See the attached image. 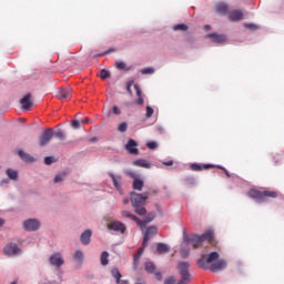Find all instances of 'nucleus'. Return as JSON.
Masks as SVG:
<instances>
[{
  "label": "nucleus",
  "mask_w": 284,
  "mask_h": 284,
  "mask_svg": "<svg viewBox=\"0 0 284 284\" xmlns=\"http://www.w3.org/2000/svg\"><path fill=\"white\" fill-rule=\"evenodd\" d=\"M219 252L213 251L210 254L201 255V257L196 261L200 270H210L212 272H223L225 267H227V261L219 260Z\"/></svg>",
  "instance_id": "obj_1"
},
{
  "label": "nucleus",
  "mask_w": 284,
  "mask_h": 284,
  "mask_svg": "<svg viewBox=\"0 0 284 284\" xmlns=\"http://www.w3.org/2000/svg\"><path fill=\"white\" fill-rule=\"evenodd\" d=\"M178 272L181 276L178 283L174 276H169L164 280V284H190L192 282V274H190V262H180L178 264Z\"/></svg>",
  "instance_id": "obj_2"
},
{
  "label": "nucleus",
  "mask_w": 284,
  "mask_h": 284,
  "mask_svg": "<svg viewBox=\"0 0 284 284\" xmlns=\"http://www.w3.org/2000/svg\"><path fill=\"white\" fill-rule=\"evenodd\" d=\"M214 239V231L213 230H207L201 235L193 234V235H187L185 231L183 232V241L184 243H192L193 247H199L203 242L205 241H212Z\"/></svg>",
  "instance_id": "obj_3"
},
{
  "label": "nucleus",
  "mask_w": 284,
  "mask_h": 284,
  "mask_svg": "<svg viewBox=\"0 0 284 284\" xmlns=\"http://www.w3.org/2000/svg\"><path fill=\"white\" fill-rule=\"evenodd\" d=\"M130 201L138 216H145V214H148V210L143 206L145 205V201H146L143 194L132 191L130 193Z\"/></svg>",
  "instance_id": "obj_4"
},
{
  "label": "nucleus",
  "mask_w": 284,
  "mask_h": 284,
  "mask_svg": "<svg viewBox=\"0 0 284 284\" xmlns=\"http://www.w3.org/2000/svg\"><path fill=\"white\" fill-rule=\"evenodd\" d=\"M247 196L250 199H253L254 201H256V203H263V202L267 201V197L276 199L277 194L274 191H263V192H261L258 190L251 189L247 192Z\"/></svg>",
  "instance_id": "obj_5"
},
{
  "label": "nucleus",
  "mask_w": 284,
  "mask_h": 284,
  "mask_svg": "<svg viewBox=\"0 0 284 284\" xmlns=\"http://www.w3.org/2000/svg\"><path fill=\"white\" fill-rule=\"evenodd\" d=\"M125 175L130 176V179H133V184H132L133 190H136L138 192H141L143 190L145 182L141 180V178H139V173L129 169L125 171Z\"/></svg>",
  "instance_id": "obj_6"
},
{
  "label": "nucleus",
  "mask_w": 284,
  "mask_h": 284,
  "mask_svg": "<svg viewBox=\"0 0 284 284\" xmlns=\"http://www.w3.org/2000/svg\"><path fill=\"white\" fill-rule=\"evenodd\" d=\"M108 230L116 232V234H125V232H128V226H125L123 222L115 220L108 224Z\"/></svg>",
  "instance_id": "obj_7"
},
{
  "label": "nucleus",
  "mask_w": 284,
  "mask_h": 284,
  "mask_svg": "<svg viewBox=\"0 0 284 284\" xmlns=\"http://www.w3.org/2000/svg\"><path fill=\"white\" fill-rule=\"evenodd\" d=\"M22 227L26 232H37L41 227V222L37 219H29L22 223Z\"/></svg>",
  "instance_id": "obj_8"
},
{
  "label": "nucleus",
  "mask_w": 284,
  "mask_h": 284,
  "mask_svg": "<svg viewBox=\"0 0 284 284\" xmlns=\"http://www.w3.org/2000/svg\"><path fill=\"white\" fill-rule=\"evenodd\" d=\"M21 248L19 247V245H17V243H9L4 246L3 248V254L4 256H19V254H21Z\"/></svg>",
  "instance_id": "obj_9"
},
{
  "label": "nucleus",
  "mask_w": 284,
  "mask_h": 284,
  "mask_svg": "<svg viewBox=\"0 0 284 284\" xmlns=\"http://www.w3.org/2000/svg\"><path fill=\"white\" fill-rule=\"evenodd\" d=\"M52 136H54V129H45L39 138L41 148L48 145L52 141Z\"/></svg>",
  "instance_id": "obj_10"
},
{
  "label": "nucleus",
  "mask_w": 284,
  "mask_h": 284,
  "mask_svg": "<svg viewBox=\"0 0 284 284\" xmlns=\"http://www.w3.org/2000/svg\"><path fill=\"white\" fill-rule=\"evenodd\" d=\"M49 263L52 267L59 268L65 263V260H63L61 253L57 252L49 256Z\"/></svg>",
  "instance_id": "obj_11"
},
{
  "label": "nucleus",
  "mask_w": 284,
  "mask_h": 284,
  "mask_svg": "<svg viewBox=\"0 0 284 284\" xmlns=\"http://www.w3.org/2000/svg\"><path fill=\"white\" fill-rule=\"evenodd\" d=\"M58 99H60V101H70V99H72V89L70 87L58 89Z\"/></svg>",
  "instance_id": "obj_12"
},
{
  "label": "nucleus",
  "mask_w": 284,
  "mask_h": 284,
  "mask_svg": "<svg viewBox=\"0 0 284 284\" xmlns=\"http://www.w3.org/2000/svg\"><path fill=\"white\" fill-rule=\"evenodd\" d=\"M158 232H159V230L156 229V226L146 227L144 235H143L144 247H148V243H149L150 239H152V236H156Z\"/></svg>",
  "instance_id": "obj_13"
},
{
  "label": "nucleus",
  "mask_w": 284,
  "mask_h": 284,
  "mask_svg": "<svg viewBox=\"0 0 284 284\" xmlns=\"http://www.w3.org/2000/svg\"><path fill=\"white\" fill-rule=\"evenodd\" d=\"M138 145H139V143L136 142V140L129 139L125 144V150L129 152V154L136 156V155H139V150L136 148Z\"/></svg>",
  "instance_id": "obj_14"
},
{
  "label": "nucleus",
  "mask_w": 284,
  "mask_h": 284,
  "mask_svg": "<svg viewBox=\"0 0 284 284\" xmlns=\"http://www.w3.org/2000/svg\"><path fill=\"white\" fill-rule=\"evenodd\" d=\"M109 176L112 180L113 186L118 192H123V186L121 184V181H123V178L121 175H116L112 172H109Z\"/></svg>",
  "instance_id": "obj_15"
},
{
  "label": "nucleus",
  "mask_w": 284,
  "mask_h": 284,
  "mask_svg": "<svg viewBox=\"0 0 284 284\" xmlns=\"http://www.w3.org/2000/svg\"><path fill=\"white\" fill-rule=\"evenodd\" d=\"M206 38L211 39V41H213V43H225V41H227V36L220 34V33H216V32L209 33L206 36Z\"/></svg>",
  "instance_id": "obj_16"
},
{
  "label": "nucleus",
  "mask_w": 284,
  "mask_h": 284,
  "mask_svg": "<svg viewBox=\"0 0 284 284\" xmlns=\"http://www.w3.org/2000/svg\"><path fill=\"white\" fill-rule=\"evenodd\" d=\"M32 94L27 93L22 99H20V104L22 105V110H30L32 108Z\"/></svg>",
  "instance_id": "obj_17"
},
{
  "label": "nucleus",
  "mask_w": 284,
  "mask_h": 284,
  "mask_svg": "<svg viewBox=\"0 0 284 284\" xmlns=\"http://www.w3.org/2000/svg\"><path fill=\"white\" fill-rule=\"evenodd\" d=\"M91 239H92V230H85L80 235V241H81L82 245H90Z\"/></svg>",
  "instance_id": "obj_18"
},
{
  "label": "nucleus",
  "mask_w": 284,
  "mask_h": 284,
  "mask_svg": "<svg viewBox=\"0 0 284 284\" xmlns=\"http://www.w3.org/2000/svg\"><path fill=\"white\" fill-rule=\"evenodd\" d=\"M18 155L22 161H24V163H34V161H37L34 156L30 155L29 153H26V151L23 150H19Z\"/></svg>",
  "instance_id": "obj_19"
},
{
  "label": "nucleus",
  "mask_w": 284,
  "mask_h": 284,
  "mask_svg": "<svg viewBox=\"0 0 284 284\" xmlns=\"http://www.w3.org/2000/svg\"><path fill=\"white\" fill-rule=\"evenodd\" d=\"M132 165L135 168H144L145 170H150V168H152V163L148 162L145 159H138L132 162Z\"/></svg>",
  "instance_id": "obj_20"
},
{
  "label": "nucleus",
  "mask_w": 284,
  "mask_h": 284,
  "mask_svg": "<svg viewBox=\"0 0 284 284\" xmlns=\"http://www.w3.org/2000/svg\"><path fill=\"white\" fill-rule=\"evenodd\" d=\"M215 12H217V14H222V17H225V14H229L230 8L224 2H220L215 7Z\"/></svg>",
  "instance_id": "obj_21"
},
{
  "label": "nucleus",
  "mask_w": 284,
  "mask_h": 284,
  "mask_svg": "<svg viewBox=\"0 0 284 284\" xmlns=\"http://www.w3.org/2000/svg\"><path fill=\"white\" fill-rule=\"evenodd\" d=\"M210 168H214V164H199V163H192L191 170L193 172H201L203 170H210Z\"/></svg>",
  "instance_id": "obj_22"
},
{
  "label": "nucleus",
  "mask_w": 284,
  "mask_h": 284,
  "mask_svg": "<svg viewBox=\"0 0 284 284\" xmlns=\"http://www.w3.org/2000/svg\"><path fill=\"white\" fill-rule=\"evenodd\" d=\"M229 19L231 21H241L243 19V11L242 10H233L229 13Z\"/></svg>",
  "instance_id": "obj_23"
},
{
  "label": "nucleus",
  "mask_w": 284,
  "mask_h": 284,
  "mask_svg": "<svg viewBox=\"0 0 284 284\" xmlns=\"http://www.w3.org/2000/svg\"><path fill=\"white\" fill-rule=\"evenodd\" d=\"M143 252H145L144 242H142V247L139 248V251L133 257V267H136L139 265V261H141V256H143Z\"/></svg>",
  "instance_id": "obj_24"
},
{
  "label": "nucleus",
  "mask_w": 284,
  "mask_h": 284,
  "mask_svg": "<svg viewBox=\"0 0 284 284\" xmlns=\"http://www.w3.org/2000/svg\"><path fill=\"white\" fill-rule=\"evenodd\" d=\"M168 252H170V245H168L163 242H159L156 244V253L158 254H168Z\"/></svg>",
  "instance_id": "obj_25"
},
{
  "label": "nucleus",
  "mask_w": 284,
  "mask_h": 284,
  "mask_svg": "<svg viewBox=\"0 0 284 284\" xmlns=\"http://www.w3.org/2000/svg\"><path fill=\"white\" fill-rule=\"evenodd\" d=\"M100 263L103 267L110 263V253L108 251L101 253Z\"/></svg>",
  "instance_id": "obj_26"
},
{
  "label": "nucleus",
  "mask_w": 284,
  "mask_h": 284,
  "mask_svg": "<svg viewBox=\"0 0 284 284\" xmlns=\"http://www.w3.org/2000/svg\"><path fill=\"white\" fill-rule=\"evenodd\" d=\"M111 276L115 278V283H121V278H123V275L121 274V272H119V268L116 267H113L111 270Z\"/></svg>",
  "instance_id": "obj_27"
},
{
  "label": "nucleus",
  "mask_w": 284,
  "mask_h": 284,
  "mask_svg": "<svg viewBox=\"0 0 284 284\" xmlns=\"http://www.w3.org/2000/svg\"><path fill=\"white\" fill-rule=\"evenodd\" d=\"M6 174H7L8 179H10V181H17V179H19V172H17L12 169H8L6 171Z\"/></svg>",
  "instance_id": "obj_28"
},
{
  "label": "nucleus",
  "mask_w": 284,
  "mask_h": 284,
  "mask_svg": "<svg viewBox=\"0 0 284 284\" xmlns=\"http://www.w3.org/2000/svg\"><path fill=\"white\" fill-rule=\"evenodd\" d=\"M144 267L146 272H149V274H154L156 272V265L154 264V262H146Z\"/></svg>",
  "instance_id": "obj_29"
},
{
  "label": "nucleus",
  "mask_w": 284,
  "mask_h": 284,
  "mask_svg": "<svg viewBox=\"0 0 284 284\" xmlns=\"http://www.w3.org/2000/svg\"><path fill=\"white\" fill-rule=\"evenodd\" d=\"M65 176H68V174H65V172L62 173H58L54 179H53V183H63V181H65Z\"/></svg>",
  "instance_id": "obj_30"
},
{
  "label": "nucleus",
  "mask_w": 284,
  "mask_h": 284,
  "mask_svg": "<svg viewBox=\"0 0 284 284\" xmlns=\"http://www.w3.org/2000/svg\"><path fill=\"white\" fill-rule=\"evenodd\" d=\"M172 30H174V32H176V31H181V32H186V30H187V24H185V23H178V24H174L173 27H172Z\"/></svg>",
  "instance_id": "obj_31"
},
{
  "label": "nucleus",
  "mask_w": 284,
  "mask_h": 284,
  "mask_svg": "<svg viewBox=\"0 0 284 284\" xmlns=\"http://www.w3.org/2000/svg\"><path fill=\"white\" fill-rule=\"evenodd\" d=\"M53 136H55V139H59L60 141H65V133H63L61 129L53 131Z\"/></svg>",
  "instance_id": "obj_32"
},
{
  "label": "nucleus",
  "mask_w": 284,
  "mask_h": 284,
  "mask_svg": "<svg viewBox=\"0 0 284 284\" xmlns=\"http://www.w3.org/2000/svg\"><path fill=\"white\" fill-rule=\"evenodd\" d=\"M121 214L124 219H130L131 221L136 220V215L132 214L130 211H122Z\"/></svg>",
  "instance_id": "obj_33"
},
{
  "label": "nucleus",
  "mask_w": 284,
  "mask_h": 284,
  "mask_svg": "<svg viewBox=\"0 0 284 284\" xmlns=\"http://www.w3.org/2000/svg\"><path fill=\"white\" fill-rule=\"evenodd\" d=\"M134 223H136V225L139 227H141V230H143L148 225L149 222H148V220L141 221V219L135 217Z\"/></svg>",
  "instance_id": "obj_34"
},
{
  "label": "nucleus",
  "mask_w": 284,
  "mask_h": 284,
  "mask_svg": "<svg viewBox=\"0 0 284 284\" xmlns=\"http://www.w3.org/2000/svg\"><path fill=\"white\" fill-rule=\"evenodd\" d=\"M100 79H102V81H105L106 79H110V71H108L105 69H101Z\"/></svg>",
  "instance_id": "obj_35"
},
{
  "label": "nucleus",
  "mask_w": 284,
  "mask_h": 284,
  "mask_svg": "<svg viewBox=\"0 0 284 284\" xmlns=\"http://www.w3.org/2000/svg\"><path fill=\"white\" fill-rule=\"evenodd\" d=\"M52 163H57V159L52 155H48L44 158L45 165H52Z\"/></svg>",
  "instance_id": "obj_36"
},
{
  "label": "nucleus",
  "mask_w": 284,
  "mask_h": 284,
  "mask_svg": "<svg viewBox=\"0 0 284 284\" xmlns=\"http://www.w3.org/2000/svg\"><path fill=\"white\" fill-rule=\"evenodd\" d=\"M180 252H181V256L183 258H187L190 256V248L189 247L182 246Z\"/></svg>",
  "instance_id": "obj_37"
},
{
  "label": "nucleus",
  "mask_w": 284,
  "mask_h": 284,
  "mask_svg": "<svg viewBox=\"0 0 284 284\" xmlns=\"http://www.w3.org/2000/svg\"><path fill=\"white\" fill-rule=\"evenodd\" d=\"M141 74H154V68L148 67L140 70Z\"/></svg>",
  "instance_id": "obj_38"
},
{
  "label": "nucleus",
  "mask_w": 284,
  "mask_h": 284,
  "mask_svg": "<svg viewBox=\"0 0 284 284\" xmlns=\"http://www.w3.org/2000/svg\"><path fill=\"white\" fill-rule=\"evenodd\" d=\"M73 258L75 261H83V251H81V250L75 251Z\"/></svg>",
  "instance_id": "obj_39"
},
{
  "label": "nucleus",
  "mask_w": 284,
  "mask_h": 284,
  "mask_svg": "<svg viewBox=\"0 0 284 284\" xmlns=\"http://www.w3.org/2000/svg\"><path fill=\"white\" fill-rule=\"evenodd\" d=\"M154 219H156V213H154V212L148 213L145 216L146 223H152V221H154Z\"/></svg>",
  "instance_id": "obj_40"
},
{
  "label": "nucleus",
  "mask_w": 284,
  "mask_h": 284,
  "mask_svg": "<svg viewBox=\"0 0 284 284\" xmlns=\"http://www.w3.org/2000/svg\"><path fill=\"white\" fill-rule=\"evenodd\" d=\"M118 132H121V133L128 132V124H126V122H122V123H120L118 125Z\"/></svg>",
  "instance_id": "obj_41"
},
{
  "label": "nucleus",
  "mask_w": 284,
  "mask_h": 284,
  "mask_svg": "<svg viewBox=\"0 0 284 284\" xmlns=\"http://www.w3.org/2000/svg\"><path fill=\"white\" fill-rule=\"evenodd\" d=\"M146 148H149V150H156V148H159V144L156 143V141H149L146 143Z\"/></svg>",
  "instance_id": "obj_42"
},
{
  "label": "nucleus",
  "mask_w": 284,
  "mask_h": 284,
  "mask_svg": "<svg viewBox=\"0 0 284 284\" xmlns=\"http://www.w3.org/2000/svg\"><path fill=\"white\" fill-rule=\"evenodd\" d=\"M145 110H146L145 116H146V119H150L152 116V114H154V109H152V106L148 105Z\"/></svg>",
  "instance_id": "obj_43"
},
{
  "label": "nucleus",
  "mask_w": 284,
  "mask_h": 284,
  "mask_svg": "<svg viewBox=\"0 0 284 284\" xmlns=\"http://www.w3.org/2000/svg\"><path fill=\"white\" fill-rule=\"evenodd\" d=\"M111 112L119 116V114H121V109L119 106H116V105H113L111 111L109 112V114H111Z\"/></svg>",
  "instance_id": "obj_44"
},
{
  "label": "nucleus",
  "mask_w": 284,
  "mask_h": 284,
  "mask_svg": "<svg viewBox=\"0 0 284 284\" xmlns=\"http://www.w3.org/2000/svg\"><path fill=\"white\" fill-rule=\"evenodd\" d=\"M115 68H116L118 70H124V69H125V62H123V61H116V62H115Z\"/></svg>",
  "instance_id": "obj_45"
},
{
  "label": "nucleus",
  "mask_w": 284,
  "mask_h": 284,
  "mask_svg": "<svg viewBox=\"0 0 284 284\" xmlns=\"http://www.w3.org/2000/svg\"><path fill=\"white\" fill-rule=\"evenodd\" d=\"M244 27H246L247 30H258V26H256L255 23H245Z\"/></svg>",
  "instance_id": "obj_46"
},
{
  "label": "nucleus",
  "mask_w": 284,
  "mask_h": 284,
  "mask_svg": "<svg viewBox=\"0 0 284 284\" xmlns=\"http://www.w3.org/2000/svg\"><path fill=\"white\" fill-rule=\"evenodd\" d=\"M71 125L74 130H79V128H81V122H79V120H73Z\"/></svg>",
  "instance_id": "obj_47"
},
{
  "label": "nucleus",
  "mask_w": 284,
  "mask_h": 284,
  "mask_svg": "<svg viewBox=\"0 0 284 284\" xmlns=\"http://www.w3.org/2000/svg\"><path fill=\"white\" fill-rule=\"evenodd\" d=\"M132 85H134V81H130L126 83V92L132 94Z\"/></svg>",
  "instance_id": "obj_48"
},
{
  "label": "nucleus",
  "mask_w": 284,
  "mask_h": 284,
  "mask_svg": "<svg viewBox=\"0 0 284 284\" xmlns=\"http://www.w3.org/2000/svg\"><path fill=\"white\" fill-rule=\"evenodd\" d=\"M133 88L135 90L136 97H141L142 94L141 87H139V84H133Z\"/></svg>",
  "instance_id": "obj_49"
},
{
  "label": "nucleus",
  "mask_w": 284,
  "mask_h": 284,
  "mask_svg": "<svg viewBox=\"0 0 284 284\" xmlns=\"http://www.w3.org/2000/svg\"><path fill=\"white\" fill-rule=\"evenodd\" d=\"M153 274L158 281H163V274L160 271H155Z\"/></svg>",
  "instance_id": "obj_50"
},
{
  "label": "nucleus",
  "mask_w": 284,
  "mask_h": 284,
  "mask_svg": "<svg viewBox=\"0 0 284 284\" xmlns=\"http://www.w3.org/2000/svg\"><path fill=\"white\" fill-rule=\"evenodd\" d=\"M216 168H219V170H223V172L225 173V175L227 176V179H230V176H232V175L230 174V171H227V169H225L224 166L217 165Z\"/></svg>",
  "instance_id": "obj_51"
},
{
  "label": "nucleus",
  "mask_w": 284,
  "mask_h": 284,
  "mask_svg": "<svg viewBox=\"0 0 284 284\" xmlns=\"http://www.w3.org/2000/svg\"><path fill=\"white\" fill-rule=\"evenodd\" d=\"M57 276L59 278L58 283H63V272L62 271L58 272Z\"/></svg>",
  "instance_id": "obj_52"
},
{
  "label": "nucleus",
  "mask_w": 284,
  "mask_h": 284,
  "mask_svg": "<svg viewBox=\"0 0 284 284\" xmlns=\"http://www.w3.org/2000/svg\"><path fill=\"white\" fill-rule=\"evenodd\" d=\"M156 130L160 134H164L165 133V129L162 125H158Z\"/></svg>",
  "instance_id": "obj_53"
},
{
  "label": "nucleus",
  "mask_w": 284,
  "mask_h": 284,
  "mask_svg": "<svg viewBox=\"0 0 284 284\" xmlns=\"http://www.w3.org/2000/svg\"><path fill=\"white\" fill-rule=\"evenodd\" d=\"M136 103L138 105H143L144 103L143 97H138Z\"/></svg>",
  "instance_id": "obj_54"
},
{
  "label": "nucleus",
  "mask_w": 284,
  "mask_h": 284,
  "mask_svg": "<svg viewBox=\"0 0 284 284\" xmlns=\"http://www.w3.org/2000/svg\"><path fill=\"white\" fill-rule=\"evenodd\" d=\"M162 164L166 165L168 168H170V165H174V161L173 160H170V161H166V162H162Z\"/></svg>",
  "instance_id": "obj_55"
},
{
  "label": "nucleus",
  "mask_w": 284,
  "mask_h": 284,
  "mask_svg": "<svg viewBox=\"0 0 284 284\" xmlns=\"http://www.w3.org/2000/svg\"><path fill=\"white\" fill-rule=\"evenodd\" d=\"M42 284H61V282H57L54 280H51V281H47V282H44Z\"/></svg>",
  "instance_id": "obj_56"
},
{
  "label": "nucleus",
  "mask_w": 284,
  "mask_h": 284,
  "mask_svg": "<svg viewBox=\"0 0 284 284\" xmlns=\"http://www.w3.org/2000/svg\"><path fill=\"white\" fill-rule=\"evenodd\" d=\"M204 30H205L206 32L210 31V30H212V26L205 24V26H204Z\"/></svg>",
  "instance_id": "obj_57"
},
{
  "label": "nucleus",
  "mask_w": 284,
  "mask_h": 284,
  "mask_svg": "<svg viewBox=\"0 0 284 284\" xmlns=\"http://www.w3.org/2000/svg\"><path fill=\"white\" fill-rule=\"evenodd\" d=\"M3 225H6V220L0 217V227H3Z\"/></svg>",
  "instance_id": "obj_58"
},
{
  "label": "nucleus",
  "mask_w": 284,
  "mask_h": 284,
  "mask_svg": "<svg viewBox=\"0 0 284 284\" xmlns=\"http://www.w3.org/2000/svg\"><path fill=\"white\" fill-rule=\"evenodd\" d=\"M130 70H132V65H129V67H128V65L125 64L124 71H125V72H130Z\"/></svg>",
  "instance_id": "obj_59"
},
{
  "label": "nucleus",
  "mask_w": 284,
  "mask_h": 284,
  "mask_svg": "<svg viewBox=\"0 0 284 284\" xmlns=\"http://www.w3.org/2000/svg\"><path fill=\"white\" fill-rule=\"evenodd\" d=\"M82 123H90L89 118H84V119L82 120Z\"/></svg>",
  "instance_id": "obj_60"
},
{
  "label": "nucleus",
  "mask_w": 284,
  "mask_h": 284,
  "mask_svg": "<svg viewBox=\"0 0 284 284\" xmlns=\"http://www.w3.org/2000/svg\"><path fill=\"white\" fill-rule=\"evenodd\" d=\"M129 203H130V200H128V199H124V200H123V204H124V205H128Z\"/></svg>",
  "instance_id": "obj_61"
},
{
  "label": "nucleus",
  "mask_w": 284,
  "mask_h": 284,
  "mask_svg": "<svg viewBox=\"0 0 284 284\" xmlns=\"http://www.w3.org/2000/svg\"><path fill=\"white\" fill-rule=\"evenodd\" d=\"M3 183H10V181L9 180H2L1 185H3Z\"/></svg>",
  "instance_id": "obj_62"
},
{
  "label": "nucleus",
  "mask_w": 284,
  "mask_h": 284,
  "mask_svg": "<svg viewBox=\"0 0 284 284\" xmlns=\"http://www.w3.org/2000/svg\"><path fill=\"white\" fill-rule=\"evenodd\" d=\"M90 141L91 143H94V141H97V138H91Z\"/></svg>",
  "instance_id": "obj_63"
},
{
  "label": "nucleus",
  "mask_w": 284,
  "mask_h": 284,
  "mask_svg": "<svg viewBox=\"0 0 284 284\" xmlns=\"http://www.w3.org/2000/svg\"><path fill=\"white\" fill-rule=\"evenodd\" d=\"M121 284H128V280H123Z\"/></svg>",
  "instance_id": "obj_64"
}]
</instances>
